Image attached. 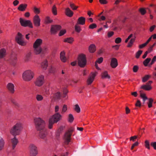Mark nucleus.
Masks as SVG:
<instances>
[{"mask_svg": "<svg viewBox=\"0 0 156 156\" xmlns=\"http://www.w3.org/2000/svg\"><path fill=\"white\" fill-rule=\"evenodd\" d=\"M35 127L38 131L43 130L45 128V123L44 121L40 118H36L34 119Z\"/></svg>", "mask_w": 156, "mask_h": 156, "instance_id": "nucleus-1", "label": "nucleus"}, {"mask_svg": "<svg viewBox=\"0 0 156 156\" xmlns=\"http://www.w3.org/2000/svg\"><path fill=\"white\" fill-rule=\"evenodd\" d=\"M62 116L58 113L57 112L51 116L49 121L48 127L51 129L52 128L53 124L57 122L61 119Z\"/></svg>", "mask_w": 156, "mask_h": 156, "instance_id": "nucleus-2", "label": "nucleus"}, {"mask_svg": "<svg viewBox=\"0 0 156 156\" xmlns=\"http://www.w3.org/2000/svg\"><path fill=\"white\" fill-rule=\"evenodd\" d=\"M22 128V124L17 123L11 129L10 133L12 135L15 136L20 134Z\"/></svg>", "mask_w": 156, "mask_h": 156, "instance_id": "nucleus-3", "label": "nucleus"}, {"mask_svg": "<svg viewBox=\"0 0 156 156\" xmlns=\"http://www.w3.org/2000/svg\"><path fill=\"white\" fill-rule=\"evenodd\" d=\"M42 42V40H36L34 44V51L35 54L36 55L40 54L41 55L42 48L40 45Z\"/></svg>", "mask_w": 156, "mask_h": 156, "instance_id": "nucleus-4", "label": "nucleus"}, {"mask_svg": "<svg viewBox=\"0 0 156 156\" xmlns=\"http://www.w3.org/2000/svg\"><path fill=\"white\" fill-rule=\"evenodd\" d=\"M33 77V72L30 70H27L25 71L23 74V78L25 81H29Z\"/></svg>", "mask_w": 156, "mask_h": 156, "instance_id": "nucleus-5", "label": "nucleus"}, {"mask_svg": "<svg viewBox=\"0 0 156 156\" xmlns=\"http://www.w3.org/2000/svg\"><path fill=\"white\" fill-rule=\"evenodd\" d=\"M74 130V128L71 127L65 133L64 138L65 140V143L66 144H68L70 142L71 137Z\"/></svg>", "mask_w": 156, "mask_h": 156, "instance_id": "nucleus-6", "label": "nucleus"}, {"mask_svg": "<svg viewBox=\"0 0 156 156\" xmlns=\"http://www.w3.org/2000/svg\"><path fill=\"white\" fill-rule=\"evenodd\" d=\"M87 60L86 55L83 54L80 55L78 58V64L81 67H84L86 65Z\"/></svg>", "mask_w": 156, "mask_h": 156, "instance_id": "nucleus-7", "label": "nucleus"}, {"mask_svg": "<svg viewBox=\"0 0 156 156\" xmlns=\"http://www.w3.org/2000/svg\"><path fill=\"white\" fill-rule=\"evenodd\" d=\"M20 22L21 25L23 27H28L31 28L33 27V23L30 20H26L20 18Z\"/></svg>", "mask_w": 156, "mask_h": 156, "instance_id": "nucleus-8", "label": "nucleus"}, {"mask_svg": "<svg viewBox=\"0 0 156 156\" xmlns=\"http://www.w3.org/2000/svg\"><path fill=\"white\" fill-rule=\"evenodd\" d=\"M30 155V156H36L38 151L37 147L34 144H31L29 146Z\"/></svg>", "mask_w": 156, "mask_h": 156, "instance_id": "nucleus-9", "label": "nucleus"}, {"mask_svg": "<svg viewBox=\"0 0 156 156\" xmlns=\"http://www.w3.org/2000/svg\"><path fill=\"white\" fill-rule=\"evenodd\" d=\"M41 20L39 16L35 15L33 17V21L34 26L36 27H39L41 25Z\"/></svg>", "mask_w": 156, "mask_h": 156, "instance_id": "nucleus-10", "label": "nucleus"}, {"mask_svg": "<svg viewBox=\"0 0 156 156\" xmlns=\"http://www.w3.org/2000/svg\"><path fill=\"white\" fill-rule=\"evenodd\" d=\"M44 82V76L43 75H40L37 78L35 82L36 86L40 87L42 85Z\"/></svg>", "mask_w": 156, "mask_h": 156, "instance_id": "nucleus-11", "label": "nucleus"}, {"mask_svg": "<svg viewBox=\"0 0 156 156\" xmlns=\"http://www.w3.org/2000/svg\"><path fill=\"white\" fill-rule=\"evenodd\" d=\"M61 26L59 25H53L51 26L50 29V33L51 34H55L60 29Z\"/></svg>", "mask_w": 156, "mask_h": 156, "instance_id": "nucleus-12", "label": "nucleus"}, {"mask_svg": "<svg viewBox=\"0 0 156 156\" xmlns=\"http://www.w3.org/2000/svg\"><path fill=\"white\" fill-rule=\"evenodd\" d=\"M152 81H149L146 84H144L141 86L140 88L146 90H149L152 89L151 86V84L152 83Z\"/></svg>", "mask_w": 156, "mask_h": 156, "instance_id": "nucleus-13", "label": "nucleus"}, {"mask_svg": "<svg viewBox=\"0 0 156 156\" xmlns=\"http://www.w3.org/2000/svg\"><path fill=\"white\" fill-rule=\"evenodd\" d=\"M97 73H92L90 75V77L88 78L87 80V83L89 85L91 84L94 80V78Z\"/></svg>", "mask_w": 156, "mask_h": 156, "instance_id": "nucleus-14", "label": "nucleus"}, {"mask_svg": "<svg viewBox=\"0 0 156 156\" xmlns=\"http://www.w3.org/2000/svg\"><path fill=\"white\" fill-rule=\"evenodd\" d=\"M40 131L39 136L40 137L43 139L45 140V141H46L47 139H45V137L47 135V132L45 128L43 130L39 131Z\"/></svg>", "mask_w": 156, "mask_h": 156, "instance_id": "nucleus-15", "label": "nucleus"}, {"mask_svg": "<svg viewBox=\"0 0 156 156\" xmlns=\"http://www.w3.org/2000/svg\"><path fill=\"white\" fill-rule=\"evenodd\" d=\"M118 65V61L115 58H112L111 59L110 66L113 68H115Z\"/></svg>", "mask_w": 156, "mask_h": 156, "instance_id": "nucleus-16", "label": "nucleus"}, {"mask_svg": "<svg viewBox=\"0 0 156 156\" xmlns=\"http://www.w3.org/2000/svg\"><path fill=\"white\" fill-rule=\"evenodd\" d=\"M27 5L26 4H20L18 7V10L21 12H23L26 10Z\"/></svg>", "mask_w": 156, "mask_h": 156, "instance_id": "nucleus-17", "label": "nucleus"}, {"mask_svg": "<svg viewBox=\"0 0 156 156\" xmlns=\"http://www.w3.org/2000/svg\"><path fill=\"white\" fill-rule=\"evenodd\" d=\"M7 88L10 92L13 94L14 92V86L13 84L11 83H9L7 86Z\"/></svg>", "mask_w": 156, "mask_h": 156, "instance_id": "nucleus-18", "label": "nucleus"}, {"mask_svg": "<svg viewBox=\"0 0 156 156\" xmlns=\"http://www.w3.org/2000/svg\"><path fill=\"white\" fill-rule=\"evenodd\" d=\"M11 142L12 144V149L13 150L18 142V139L14 136V138L11 140Z\"/></svg>", "mask_w": 156, "mask_h": 156, "instance_id": "nucleus-19", "label": "nucleus"}, {"mask_svg": "<svg viewBox=\"0 0 156 156\" xmlns=\"http://www.w3.org/2000/svg\"><path fill=\"white\" fill-rule=\"evenodd\" d=\"M65 13L66 15L69 17L72 16L73 14V12L69 8L66 9Z\"/></svg>", "mask_w": 156, "mask_h": 156, "instance_id": "nucleus-20", "label": "nucleus"}, {"mask_svg": "<svg viewBox=\"0 0 156 156\" xmlns=\"http://www.w3.org/2000/svg\"><path fill=\"white\" fill-rule=\"evenodd\" d=\"M10 101L16 107L19 108L20 105L17 102L16 99L13 98H11L10 99Z\"/></svg>", "mask_w": 156, "mask_h": 156, "instance_id": "nucleus-21", "label": "nucleus"}, {"mask_svg": "<svg viewBox=\"0 0 156 156\" xmlns=\"http://www.w3.org/2000/svg\"><path fill=\"white\" fill-rule=\"evenodd\" d=\"M65 53L64 51L61 52L60 54V58L61 60L63 62H65L66 60V58L65 56Z\"/></svg>", "mask_w": 156, "mask_h": 156, "instance_id": "nucleus-22", "label": "nucleus"}, {"mask_svg": "<svg viewBox=\"0 0 156 156\" xmlns=\"http://www.w3.org/2000/svg\"><path fill=\"white\" fill-rule=\"evenodd\" d=\"M85 18L83 17H81L78 18L77 23L78 24L83 25L85 24Z\"/></svg>", "mask_w": 156, "mask_h": 156, "instance_id": "nucleus-23", "label": "nucleus"}, {"mask_svg": "<svg viewBox=\"0 0 156 156\" xmlns=\"http://www.w3.org/2000/svg\"><path fill=\"white\" fill-rule=\"evenodd\" d=\"M31 52L30 51L28 52L26 55L25 60L28 62L30 60L31 58Z\"/></svg>", "mask_w": 156, "mask_h": 156, "instance_id": "nucleus-24", "label": "nucleus"}, {"mask_svg": "<svg viewBox=\"0 0 156 156\" xmlns=\"http://www.w3.org/2000/svg\"><path fill=\"white\" fill-rule=\"evenodd\" d=\"M16 41L19 44L22 46L25 45L27 44V42L24 40H16Z\"/></svg>", "mask_w": 156, "mask_h": 156, "instance_id": "nucleus-25", "label": "nucleus"}, {"mask_svg": "<svg viewBox=\"0 0 156 156\" xmlns=\"http://www.w3.org/2000/svg\"><path fill=\"white\" fill-rule=\"evenodd\" d=\"M89 50L90 53L94 52L95 50V46L94 44H91L89 47Z\"/></svg>", "mask_w": 156, "mask_h": 156, "instance_id": "nucleus-26", "label": "nucleus"}, {"mask_svg": "<svg viewBox=\"0 0 156 156\" xmlns=\"http://www.w3.org/2000/svg\"><path fill=\"white\" fill-rule=\"evenodd\" d=\"M101 78L102 79L108 78L110 79V76H109L107 71H105L101 74Z\"/></svg>", "mask_w": 156, "mask_h": 156, "instance_id": "nucleus-27", "label": "nucleus"}, {"mask_svg": "<svg viewBox=\"0 0 156 156\" xmlns=\"http://www.w3.org/2000/svg\"><path fill=\"white\" fill-rule=\"evenodd\" d=\"M17 59V57L15 55L12 56L10 59V62L12 64L14 65L15 64Z\"/></svg>", "mask_w": 156, "mask_h": 156, "instance_id": "nucleus-28", "label": "nucleus"}, {"mask_svg": "<svg viewBox=\"0 0 156 156\" xmlns=\"http://www.w3.org/2000/svg\"><path fill=\"white\" fill-rule=\"evenodd\" d=\"M41 66L43 69H46L48 66L47 61L46 60L44 61L41 63Z\"/></svg>", "mask_w": 156, "mask_h": 156, "instance_id": "nucleus-29", "label": "nucleus"}, {"mask_svg": "<svg viewBox=\"0 0 156 156\" xmlns=\"http://www.w3.org/2000/svg\"><path fill=\"white\" fill-rule=\"evenodd\" d=\"M4 144L5 142L4 140L2 137H0V150H2L4 147Z\"/></svg>", "mask_w": 156, "mask_h": 156, "instance_id": "nucleus-30", "label": "nucleus"}, {"mask_svg": "<svg viewBox=\"0 0 156 156\" xmlns=\"http://www.w3.org/2000/svg\"><path fill=\"white\" fill-rule=\"evenodd\" d=\"M61 96L60 93L59 92L55 94L54 95L53 98L55 99H59Z\"/></svg>", "mask_w": 156, "mask_h": 156, "instance_id": "nucleus-31", "label": "nucleus"}, {"mask_svg": "<svg viewBox=\"0 0 156 156\" xmlns=\"http://www.w3.org/2000/svg\"><path fill=\"white\" fill-rule=\"evenodd\" d=\"M151 40H148L145 43L142 44L140 45H139V48H142L145 47L149 43Z\"/></svg>", "mask_w": 156, "mask_h": 156, "instance_id": "nucleus-32", "label": "nucleus"}, {"mask_svg": "<svg viewBox=\"0 0 156 156\" xmlns=\"http://www.w3.org/2000/svg\"><path fill=\"white\" fill-rule=\"evenodd\" d=\"M151 59L150 58H146L143 62V64L145 66H147L148 64L150 62Z\"/></svg>", "mask_w": 156, "mask_h": 156, "instance_id": "nucleus-33", "label": "nucleus"}, {"mask_svg": "<svg viewBox=\"0 0 156 156\" xmlns=\"http://www.w3.org/2000/svg\"><path fill=\"white\" fill-rule=\"evenodd\" d=\"M33 11L37 15L39 14L40 12V9L37 8L36 7H34L33 9Z\"/></svg>", "mask_w": 156, "mask_h": 156, "instance_id": "nucleus-34", "label": "nucleus"}, {"mask_svg": "<svg viewBox=\"0 0 156 156\" xmlns=\"http://www.w3.org/2000/svg\"><path fill=\"white\" fill-rule=\"evenodd\" d=\"M48 51V49L45 47H44L42 49L41 56H43L45 53L47 52Z\"/></svg>", "mask_w": 156, "mask_h": 156, "instance_id": "nucleus-35", "label": "nucleus"}, {"mask_svg": "<svg viewBox=\"0 0 156 156\" xmlns=\"http://www.w3.org/2000/svg\"><path fill=\"white\" fill-rule=\"evenodd\" d=\"M151 77V76L150 75H145L142 79V81L143 82H145L147 81L149 78Z\"/></svg>", "mask_w": 156, "mask_h": 156, "instance_id": "nucleus-36", "label": "nucleus"}, {"mask_svg": "<svg viewBox=\"0 0 156 156\" xmlns=\"http://www.w3.org/2000/svg\"><path fill=\"white\" fill-rule=\"evenodd\" d=\"M23 38L22 34L20 32H18L16 37V39H22Z\"/></svg>", "mask_w": 156, "mask_h": 156, "instance_id": "nucleus-37", "label": "nucleus"}, {"mask_svg": "<svg viewBox=\"0 0 156 156\" xmlns=\"http://www.w3.org/2000/svg\"><path fill=\"white\" fill-rule=\"evenodd\" d=\"M66 29H62L60 31L58 35L59 36H61L64 35L66 33Z\"/></svg>", "mask_w": 156, "mask_h": 156, "instance_id": "nucleus-38", "label": "nucleus"}, {"mask_svg": "<svg viewBox=\"0 0 156 156\" xmlns=\"http://www.w3.org/2000/svg\"><path fill=\"white\" fill-rule=\"evenodd\" d=\"M140 97L143 98L144 103L145 101L148 99L147 98L146 96V94H140Z\"/></svg>", "mask_w": 156, "mask_h": 156, "instance_id": "nucleus-39", "label": "nucleus"}, {"mask_svg": "<svg viewBox=\"0 0 156 156\" xmlns=\"http://www.w3.org/2000/svg\"><path fill=\"white\" fill-rule=\"evenodd\" d=\"M70 6L73 10H76L78 8V6H76L73 3H70Z\"/></svg>", "mask_w": 156, "mask_h": 156, "instance_id": "nucleus-40", "label": "nucleus"}, {"mask_svg": "<svg viewBox=\"0 0 156 156\" xmlns=\"http://www.w3.org/2000/svg\"><path fill=\"white\" fill-rule=\"evenodd\" d=\"M43 98V96L40 94H37L36 96V99L38 101H42Z\"/></svg>", "mask_w": 156, "mask_h": 156, "instance_id": "nucleus-41", "label": "nucleus"}, {"mask_svg": "<svg viewBox=\"0 0 156 156\" xmlns=\"http://www.w3.org/2000/svg\"><path fill=\"white\" fill-rule=\"evenodd\" d=\"M74 109L77 113H79L80 111V107L77 104H76L75 105Z\"/></svg>", "mask_w": 156, "mask_h": 156, "instance_id": "nucleus-42", "label": "nucleus"}, {"mask_svg": "<svg viewBox=\"0 0 156 156\" xmlns=\"http://www.w3.org/2000/svg\"><path fill=\"white\" fill-rule=\"evenodd\" d=\"M75 30L78 32H80L81 30L80 26L77 24L75 26Z\"/></svg>", "mask_w": 156, "mask_h": 156, "instance_id": "nucleus-43", "label": "nucleus"}, {"mask_svg": "<svg viewBox=\"0 0 156 156\" xmlns=\"http://www.w3.org/2000/svg\"><path fill=\"white\" fill-rule=\"evenodd\" d=\"M136 38V36L135 34H131L127 37L126 39H135Z\"/></svg>", "mask_w": 156, "mask_h": 156, "instance_id": "nucleus-44", "label": "nucleus"}, {"mask_svg": "<svg viewBox=\"0 0 156 156\" xmlns=\"http://www.w3.org/2000/svg\"><path fill=\"white\" fill-rule=\"evenodd\" d=\"M134 40H130V41L128 43L127 47L129 48L131 47L134 41Z\"/></svg>", "mask_w": 156, "mask_h": 156, "instance_id": "nucleus-45", "label": "nucleus"}, {"mask_svg": "<svg viewBox=\"0 0 156 156\" xmlns=\"http://www.w3.org/2000/svg\"><path fill=\"white\" fill-rule=\"evenodd\" d=\"M52 22V20L50 19L49 17H46L45 19V22L47 23H50Z\"/></svg>", "mask_w": 156, "mask_h": 156, "instance_id": "nucleus-46", "label": "nucleus"}, {"mask_svg": "<svg viewBox=\"0 0 156 156\" xmlns=\"http://www.w3.org/2000/svg\"><path fill=\"white\" fill-rule=\"evenodd\" d=\"M74 120V117L73 115L72 114H69V121L72 122Z\"/></svg>", "mask_w": 156, "mask_h": 156, "instance_id": "nucleus-47", "label": "nucleus"}, {"mask_svg": "<svg viewBox=\"0 0 156 156\" xmlns=\"http://www.w3.org/2000/svg\"><path fill=\"white\" fill-rule=\"evenodd\" d=\"M67 110V106L65 105H64L62 107V111L61 112L62 114H63Z\"/></svg>", "mask_w": 156, "mask_h": 156, "instance_id": "nucleus-48", "label": "nucleus"}, {"mask_svg": "<svg viewBox=\"0 0 156 156\" xmlns=\"http://www.w3.org/2000/svg\"><path fill=\"white\" fill-rule=\"evenodd\" d=\"M145 147L148 149H150V144L148 140H145Z\"/></svg>", "mask_w": 156, "mask_h": 156, "instance_id": "nucleus-49", "label": "nucleus"}, {"mask_svg": "<svg viewBox=\"0 0 156 156\" xmlns=\"http://www.w3.org/2000/svg\"><path fill=\"white\" fill-rule=\"evenodd\" d=\"M52 12L54 15H55L57 14L56 8L55 5L53 6L52 7Z\"/></svg>", "mask_w": 156, "mask_h": 156, "instance_id": "nucleus-50", "label": "nucleus"}, {"mask_svg": "<svg viewBox=\"0 0 156 156\" xmlns=\"http://www.w3.org/2000/svg\"><path fill=\"white\" fill-rule=\"evenodd\" d=\"M142 52L143 51L141 50L138 51L136 53V57L137 58H138L142 54Z\"/></svg>", "mask_w": 156, "mask_h": 156, "instance_id": "nucleus-51", "label": "nucleus"}, {"mask_svg": "<svg viewBox=\"0 0 156 156\" xmlns=\"http://www.w3.org/2000/svg\"><path fill=\"white\" fill-rule=\"evenodd\" d=\"M43 91L46 94H49V88L48 87H45Z\"/></svg>", "mask_w": 156, "mask_h": 156, "instance_id": "nucleus-52", "label": "nucleus"}, {"mask_svg": "<svg viewBox=\"0 0 156 156\" xmlns=\"http://www.w3.org/2000/svg\"><path fill=\"white\" fill-rule=\"evenodd\" d=\"M140 11L141 14L142 15H144L146 12V11L145 9L144 8H141L140 9Z\"/></svg>", "mask_w": 156, "mask_h": 156, "instance_id": "nucleus-53", "label": "nucleus"}, {"mask_svg": "<svg viewBox=\"0 0 156 156\" xmlns=\"http://www.w3.org/2000/svg\"><path fill=\"white\" fill-rule=\"evenodd\" d=\"M103 58L102 57H100L96 61V62L98 63L99 64L101 63L103 61Z\"/></svg>", "mask_w": 156, "mask_h": 156, "instance_id": "nucleus-54", "label": "nucleus"}, {"mask_svg": "<svg viewBox=\"0 0 156 156\" xmlns=\"http://www.w3.org/2000/svg\"><path fill=\"white\" fill-rule=\"evenodd\" d=\"M97 27L95 23H93L90 25L89 26V28L91 29H93Z\"/></svg>", "mask_w": 156, "mask_h": 156, "instance_id": "nucleus-55", "label": "nucleus"}, {"mask_svg": "<svg viewBox=\"0 0 156 156\" xmlns=\"http://www.w3.org/2000/svg\"><path fill=\"white\" fill-rule=\"evenodd\" d=\"M99 2L102 4H106L108 3L106 0H99Z\"/></svg>", "mask_w": 156, "mask_h": 156, "instance_id": "nucleus-56", "label": "nucleus"}, {"mask_svg": "<svg viewBox=\"0 0 156 156\" xmlns=\"http://www.w3.org/2000/svg\"><path fill=\"white\" fill-rule=\"evenodd\" d=\"M30 16V13L28 12H26L24 14V16L26 18H29Z\"/></svg>", "mask_w": 156, "mask_h": 156, "instance_id": "nucleus-57", "label": "nucleus"}, {"mask_svg": "<svg viewBox=\"0 0 156 156\" xmlns=\"http://www.w3.org/2000/svg\"><path fill=\"white\" fill-rule=\"evenodd\" d=\"M138 69V67L137 66H134L133 68V72H136Z\"/></svg>", "mask_w": 156, "mask_h": 156, "instance_id": "nucleus-58", "label": "nucleus"}, {"mask_svg": "<svg viewBox=\"0 0 156 156\" xmlns=\"http://www.w3.org/2000/svg\"><path fill=\"white\" fill-rule=\"evenodd\" d=\"M135 105L136 107H140L141 106L140 101L139 100H138L135 104Z\"/></svg>", "mask_w": 156, "mask_h": 156, "instance_id": "nucleus-59", "label": "nucleus"}, {"mask_svg": "<svg viewBox=\"0 0 156 156\" xmlns=\"http://www.w3.org/2000/svg\"><path fill=\"white\" fill-rule=\"evenodd\" d=\"M19 3V1L17 0H14L13 2V5L14 6H17Z\"/></svg>", "mask_w": 156, "mask_h": 156, "instance_id": "nucleus-60", "label": "nucleus"}, {"mask_svg": "<svg viewBox=\"0 0 156 156\" xmlns=\"http://www.w3.org/2000/svg\"><path fill=\"white\" fill-rule=\"evenodd\" d=\"M137 137L138 136H131L130 138V140L134 141H135V139H136Z\"/></svg>", "mask_w": 156, "mask_h": 156, "instance_id": "nucleus-61", "label": "nucleus"}, {"mask_svg": "<svg viewBox=\"0 0 156 156\" xmlns=\"http://www.w3.org/2000/svg\"><path fill=\"white\" fill-rule=\"evenodd\" d=\"M138 143L137 142H136L132 145L131 148V150H132L135 146H137L138 145Z\"/></svg>", "mask_w": 156, "mask_h": 156, "instance_id": "nucleus-62", "label": "nucleus"}, {"mask_svg": "<svg viewBox=\"0 0 156 156\" xmlns=\"http://www.w3.org/2000/svg\"><path fill=\"white\" fill-rule=\"evenodd\" d=\"M151 145L154 147V149L156 150V142L151 143Z\"/></svg>", "mask_w": 156, "mask_h": 156, "instance_id": "nucleus-63", "label": "nucleus"}, {"mask_svg": "<svg viewBox=\"0 0 156 156\" xmlns=\"http://www.w3.org/2000/svg\"><path fill=\"white\" fill-rule=\"evenodd\" d=\"M156 60V56H155L153 57V58L152 59L151 62L150 63V65H152L154 62Z\"/></svg>", "mask_w": 156, "mask_h": 156, "instance_id": "nucleus-64", "label": "nucleus"}]
</instances>
